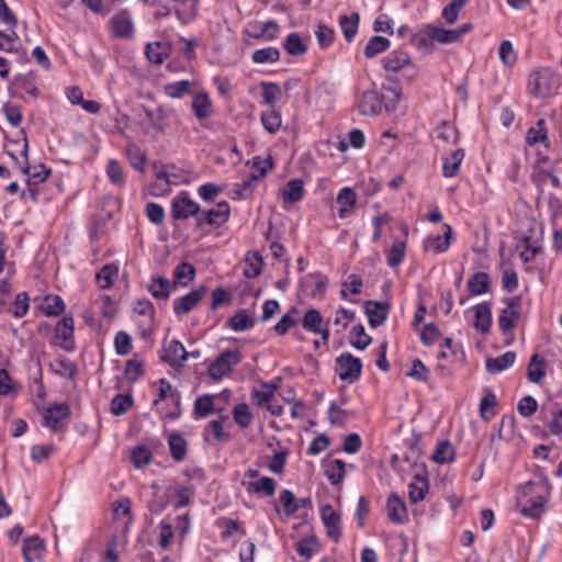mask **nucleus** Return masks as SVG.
Segmentation results:
<instances>
[{"mask_svg": "<svg viewBox=\"0 0 562 562\" xmlns=\"http://www.w3.org/2000/svg\"><path fill=\"white\" fill-rule=\"evenodd\" d=\"M241 361V353L238 349L224 350L207 368V373L214 381L226 376L234 367Z\"/></svg>", "mask_w": 562, "mask_h": 562, "instance_id": "nucleus-1", "label": "nucleus"}, {"mask_svg": "<svg viewBox=\"0 0 562 562\" xmlns=\"http://www.w3.org/2000/svg\"><path fill=\"white\" fill-rule=\"evenodd\" d=\"M384 70L391 72L404 71L408 79H413L417 75V69L413 64L409 55L404 50H393L382 58Z\"/></svg>", "mask_w": 562, "mask_h": 562, "instance_id": "nucleus-2", "label": "nucleus"}, {"mask_svg": "<svg viewBox=\"0 0 562 562\" xmlns=\"http://www.w3.org/2000/svg\"><path fill=\"white\" fill-rule=\"evenodd\" d=\"M69 416V406L66 403H56L44 409L42 425L52 431H60L67 427Z\"/></svg>", "mask_w": 562, "mask_h": 562, "instance_id": "nucleus-3", "label": "nucleus"}, {"mask_svg": "<svg viewBox=\"0 0 562 562\" xmlns=\"http://www.w3.org/2000/svg\"><path fill=\"white\" fill-rule=\"evenodd\" d=\"M229 214L231 207L226 201L218 202L215 206L207 210L200 207L196 227L201 228L205 225L221 227L228 221Z\"/></svg>", "mask_w": 562, "mask_h": 562, "instance_id": "nucleus-4", "label": "nucleus"}, {"mask_svg": "<svg viewBox=\"0 0 562 562\" xmlns=\"http://www.w3.org/2000/svg\"><path fill=\"white\" fill-rule=\"evenodd\" d=\"M530 92L537 98H547L554 94L559 86L558 78L549 70L533 74L529 80Z\"/></svg>", "mask_w": 562, "mask_h": 562, "instance_id": "nucleus-5", "label": "nucleus"}, {"mask_svg": "<svg viewBox=\"0 0 562 562\" xmlns=\"http://www.w3.org/2000/svg\"><path fill=\"white\" fill-rule=\"evenodd\" d=\"M362 362L349 352L341 353L336 359V372L341 381L353 383L361 375Z\"/></svg>", "mask_w": 562, "mask_h": 562, "instance_id": "nucleus-6", "label": "nucleus"}, {"mask_svg": "<svg viewBox=\"0 0 562 562\" xmlns=\"http://www.w3.org/2000/svg\"><path fill=\"white\" fill-rule=\"evenodd\" d=\"M505 302L506 307L501 311L497 319L498 327L503 333L512 331L517 326L520 318L521 297L513 296L506 299Z\"/></svg>", "mask_w": 562, "mask_h": 562, "instance_id": "nucleus-7", "label": "nucleus"}, {"mask_svg": "<svg viewBox=\"0 0 562 562\" xmlns=\"http://www.w3.org/2000/svg\"><path fill=\"white\" fill-rule=\"evenodd\" d=\"M383 108L390 110L389 104L384 102V95L376 89L364 90L358 101V110L362 115H378Z\"/></svg>", "mask_w": 562, "mask_h": 562, "instance_id": "nucleus-8", "label": "nucleus"}, {"mask_svg": "<svg viewBox=\"0 0 562 562\" xmlns=\"http://www.w3.org/2000/svg\"><path fill=\"white\" fill-rule=\"evenodd\" d=\"M158 398L154 401V404L156 406H159L160 403L165 402L167 398H172V405L175 406V409L171 412H167L166 415L171 418H178L181 414L180 405H181V395L180 392L172 387L170 382H168L166 379H160L158 382ZM158 409H162L161 407H158Z\"/></svg>", "mask_w": 562, "mask_h": 562, "instance_id": "nucleus-9", "label": "nucleus"}, {"mask_svg": "<svg viewBox=\"0 0 562 562\" xmlns=\"http://www.w3.org/2000/svg\"><path fill=\"white\" fill-rule=\"evenodd\" d=\"M111 32L114 36L130 38L134 34V23L128 10L117 11L109 21Z\"/></svg>", "mask_w": 562, "mask_h": 562, "instance_id": "nucleus-10", "label": "nucleus"}, {"mask_svg": "<svg viewBox=\"0 0 562 562\" xmlns=\"http://www.w3.org/2000/svg\"><path fill=\"white\" fill-rule=\"evenodd\" d=\"M200 206L187 194L175 198L171 205V214L175 220H187L190 216L199 217Z\"/></svg>", "mask_w": 562, "mask_h": 562, "instance_id": "nucleus-11", "label": "nucleus"}, {"mask_svg": "<svg viewBox=\"0 0 562 562\" xmlns=\"http://www.w3.org/2000/svg\"><path fill=\"white\" fill-rule=\"evenodd\" d=\"M189 358V352L179 340H171L164 349L161 360L167 362L173 369L183 367L184 361Z\"/></svg>", "mask_w": 562, "mask_h": 562, "instance_id": "nucleus-12", "label": "nucleus"}, {"mask_svg": "<svg viewBox=\"0 0 562 562\" xmlns=\"http://www.w3.org/2000/svg\"><path fill=\"white\" fill-rule=\"evenodd\" d=\"M321 517L326 528L327 536L334 541H338L341 536V520L339 514L330 505H325L321 509Z\"/></svg>", "mask_w": 562, "mask_h": 562, "instance_id": "nucleus-13", "label": "nucleus"}, {"mask_svg": "<svg viewBox=\"0 0 562 562\" xmlns=\"http://www.w3.org/2000/svg\"><path fill=\"white\" fill-rule=\"evenodd\" d=\"M206 288L201 285L198 289L189 292L188 294L173 300V312L176 315H182L191 312L195 305L201 301Z\"/></svg>", "mask_w": 562, "mask_h": 562, "instance_id": "nucleus-14", "label": "nucleus"}, {"mask_svg": "<svg viewBox=\"0 0 562 562\" xmlns=\"http://www.w3.org/2000/svg\"><path fill=\"white\" fill-rule=\"evenodd\" d=\"M390 304L387 302L368 301L366 302V313L369 325L373 328L381 326L387 318Z\"/></svg>", "mask_w": 562, "mask_h": 562, "instance_id": "nucleus-15", "label": "nucleus"}, {"mask_svg": "<svg viewBox=\"0 0 562 562\" xmlns=\"http://www.w3.org/2000/svg\"><path fill=\"white\" fill-rule=\"evenodd\" d=\"M387 517L395 524L402 525L407 520V508L402 498L392 493L386 501Z\"/></svg>", "mask_w": 562, "mask_h": 562, "instance_id": "nucleus-16", "label": "nucleus"}, {"mask_svg": "<svg viewBox=\"0 0 562 562\" xmlns=\"http://www.w3.org/2000/svg\"><path fill=\"white\" fill-rule=\"evenodd\" d=\"M191 108L199 121L206 120L213 114V102L205 91L198 92L193 97Z\"/></svg>", "mask_w": 562, "mask_h": 562, "instance_id": "nucleus-17", "label": "nucleus"}, {"mask_svg": "<svg viewBox=\"0 0 562 562\" xmlns=\"http://www.w3.org/2000/svg\"><path fill=\"white\" fill-rule=\"evenodd\" d=\"M356 201L357 194L351 188L345 187L339 190L336 202L340 205L338 210V215L340 218H346L351 214L352 209L356 205Z\"/></svg>", "mask_w": 562, "mask_h": 562, "instance_id": "nucleus-18", "label": "nucleus"}, {"mask_svg": "<svg viewBox=\"0 0 562 562\" xmlns=\"http://www.w3.org/2000/svg\"><path fill=\"white\" fill-rule=\"evenodd\" d=\"M474 317L473 327L481 333H487L492 324V311L490 303L483 302L475 305Z\"/></svg>", "mask_w": 562, "mask_h": 562, "instance_id": "nucleus-19", "label": "nucleus"}, {"mask_svg": "<svg viewBox=\"0 0 562 562\" xmlns=\"http://www.w3.org/2000/svg\"><path fill=\"white\" fill-rule=\"evenodd\" d=\"M515 360L516 353L514 351H506L499 357L487 358L485 361V367L488 373L498 374L510 368L515 363Z\"/></svg>", "mask_w": 562, "mask_h": 562, "instance_id": "nucleus-20", "label": "nucleus"}, {"mask_svg": "<svg viewBox=\"0 0 562 562\" xmlns=\"http://www.w3.org/2000/svg\"><path fill=\"white\" fill-rule=\"evenodd\" d=\"M445 232L443 236H429L425 239V248L432 249L434 251L440 254L448 250L450 247V240L452 236V228L449 224L443 225Z\"/></svg>", "mask_w": 562, "mask_h": 562, "instance_id": "nucleus-21", "label": "nucleus"}, {"mask_svg": "<svg viewBox=\"0 0 562 562\" xmlns=\"http://www.w3.org/2000/svg\"><path fill=\"white\" fill-rule=\"evenodd\" d=\"M464 158V150L459 148L443 157L442 175L446 178L454 177L459 172L460 165Z\"/></svg>", "mask_w": 562, "mask_h": 562, "instance_id": "nucleus-22", "label": "nucleus"}, {"mask_svg": "<svg viewBox=\"0 0 562 562\" xmlns=\"http://www.w3.org/2000/svg\"><path fill=\"white\" fill-rule=\"evenodd\" d=\"M546 376V360L533 353L527 367V378L531 383L539 384Z\"/></svg>", "mask_w": 562, "mask_h": 562, "instance_id": "nucleus-23", "label": "nucleus"}, {"mask_svg": "<svg viewBox=\"0 0 562 562\" xmlns=\"http://www.w3.org/2000/svg\"><path fill=\"white\" fill-rule=\"evenodd\" d=\"M491 279L486 272H475L468 280V289L472 295H482L490 291Z\"/></svg>", "mask_w": 562, "mask_h": 562, "instance_id": "nucleus-24", "label": "nucleus"}, {"mask_svg": "<svg viewBox=\"0 0 562 562\" xmlns=\"http://www.w3.org/2000/svg\"><path fill=\"white\" fill-rule=\"evenodd\" d=\"M44 551V541L37 537H30L24 540L22 553L27 562L38 559Z\"/></svg>", "mask_w": 562, "mask_h": 562, "instance_id": "nucleus-25", "label": "nucleus"}, {"mask_svg": "<svg viewBox=\"0 0 562 562\" xmlns=\"http://www.w3.org/2000/svg\"><path fill=\"white\" fill-rule=\"evenodd\" d=\"M327 322L328 321H325L321 312L316 308L307 310L301 319L303 328L313 334L318 333L321 327Z\"/></svg>", "mask_w": 562, "mask_h": 562, "instance_id": "nucleus-26", "label": "nucleus"}, {"mask_svg": "<svg viewBox=\"0 0 562 562\" xmlns=\"http://www.w3.org/2000/svg\"><path fill=\"white\" fill-rule=\"evenodd\" d=\"M304 183L300 179H293L286 183L282 190V198L284 202L295 203L303 199Z\"/></svg>", "mask_w": 562, "mask_h": 562, "instance_id": "nucleus-27", "label": "nucleus"}, {"mask_svg": "<svg viewBox=\"0 0 562 562\" xmlns=\"http://www.w3.org/2000/svg\"><path fill=\"white\" fill-rule=\"evenodd\" d=\"M359 19L360 18H359L358 13L339 16V25H340L341 32H342L346 41L349 43L355 38V36L358 32Z\"/></svg>", "mask_w": 562, "mask_h": 562, "instance_id": "nucleus-28", "label": "nucleus"}, {"mask_svg": "<svg viewBox=\"0 0 562 562\" xmlns=\"http://www.w3.org/2000/svg\"><path fill=\"white\" fill-rule=\"evenodd\" d=\"M266 167H261L259 173L250 172V175L245 180H243L240 183L236 186V193L243 198L248 196L252 192L254 188L257 186L259 180L266 176Z\"/></svg>", "mask_w": 562, "mask_h": 562, "instance_id": "nucleus-29", "label": "nucleus"}, {"mask_svg": "<svg viewBox=\"0 0 562 562\" xmlns=\"http://www.w3.org/2000/svg\"><path fill=\"white\" fill-rule=\"evenodd\" d=\"M171 283L168 279L162 277L153 278L148 285V291L156 299L167 300L171 292Z\"/></svg>", "mask_w": 562, "mask_h": 562, "instance_id": "nucleus-30", "label": "nucleus"}, {"mask_svg": "<svg viewBox=\"0 0 562 562\" xmlns=\"http://www.w3.org/2000/svg\"><path fill=\"white\" fill-rule=\"evenodd\" d=\"M277 483L272 477L262 476L248 484L247 490L262 496H272L276 493Z\"/></svg>", "mask_w": 562, "mask_h": 562, "instance_id": "nucleus-31", "label": "nucleus"}, {"mask_svg": "<svg viewBox=\"0 0 562 562\" xmlns=\"http://www.w3.org/2000/svg\"><path fill=\"white\" fill-rule=\"evenodd\" d=\"M40 308L47 316H58L64 312L65 303L58 295H46Z\"/></svg>", "mask_w": 562, "mask_h": 562, "instance_id": "nucleus-32", "label": "nucleus"}, {"mask_svg": "<svg viewBox=\"0 0 562 562\" xmlns=\"http://www.w3.org/2000/svg\"><path fill=\"white\" fill-rule=\"evenodd\" d=\"M390 47V41L380 35L372 36L364 47V56L367 58H373L376 55L387 50Z\"/></svg>", "mask_w": 562, "mask_h": 562, "instance_id": "nucleus-33", "label": "nucleus"}, {"mask_svg": "<svg viewBox=\"0 0 562 562\" xmlns=\"http://www.w3.org/2000/svg\"><path fill=\"white\" fill-rule=\"evenodd\" d=\"M427 492H428L427 479L416 475L414 477V480L408 485L409 499L413 503H418L422 499H424Z\"/></svg>", "mask_w": 562, "mask_h": 562, "instance_id": "nucleus-34", "label": "nucleus"}, {"mask_svg": "<svg viewBox=\"0 0 562 562\" xmlns=\"http://www.w3.org/2000/svg\"><path fill=\"white\" fill-rule=\"evenodd\" d=\"M170 454L173 460L182 461L187 454V441L179 434H171L168 438Z\"/></svg>", "mask_w": 562, "mask_h": 562, "instance_id": "nucleus-35", "label": "nucleus"}, {"mask_svg": "<svg viewBox=\"0 0 562 562\" xmlns=\"http://www.w3.org/2000/svg\"><path fill=\"white\" fill-rule=\"evenodd\" d=\"M263 103L276 108V103L282 98V89L276 82H261Z\"/></svg>", "mask_w": 562, "mask_h": 562, "instance_id": "nucleus-36", "label": "nucleus"}, {"mask_svg": "<svg viewBox=\"0 0 562 562\" xmlns=\"http://www.w3.org/2000/svg\"><path fill=\"white\" fill-rule=\"evenodd\" d=\"M72 105H80L86 112L97 114L101 104L94 100H86L82 91L78 87H72Z\"/></svg>", "mask_w": 562, "mask_h": 562, "instance_id": "nucleus-37", "label": "nucleus"}, {"mask_svg": "<svg viewBox=\"0 0 562 562\" xmlns=\"http://www.w3.org/2000/svg\"><path fill=\"white\" fill-rule=\"evenodd\" d=\"M281 122V114L276 108H271L261 113V123L265 130L270 134H274L279 131Z\"/></svg>", "mask_w": 562, "mask_h": 562, "instance_id": "nucleus-38", "label": "nucleus"}, {"mask_svg": "<svg viewBox=\"0 0 562 562\" xmlns=\"http://www.w3.org/2000/svg\"><path fill=\"white\" fill-rule=\"evenodd\" d=\"M70 318L64 317L55 327V340L57 345H60L65 348V350H69V339H70Z\"/></svg>", "mask_w": 562, "mask_h": 562, "instance_id": "nucleus-39", "label": "nucleus"}, {"mask_svg": "<svg viewBox=\"0 0 562 562\" xmlns=\"http://www.w3.org/2000/svg\"><path fill=\"white\" fill-rule=\"evenodd\" d=\"M283 47L292 56H301L307 50V46L297 33H290L283 43Z\"/></svg>", "mask_w": 562, "mask_h": 562, "instance_id": "nucleus-40", "label": "nucleus"}, {"mask_svg": "<svg viewBox=\"0 0 562 562\" xmlns=\"http://www.w3.org/2000/svg\"><path fill=\"white\" fill-rule=\"evenodd\" d=\"M214 395L204 394L194 402V415L196 418L207 417L214 412Z\"/></svg>", "mask_w": 562, "mask_h": 562, "instance_id": "nucleus-41", "label": "nucleus"}, {"mask_svg": "<svg viewBox=\"0 0 562 562\" xmlns=\"http://www.w3.org/2000/svg\"><path fill=\"white\" fill-rule=\"evenodd\" d=\"M106 175L110 182L116 187H123L125 184V175L121 164L115 159H110L106 165Z\"/></svg>", "mask_w": 562, "mask_h": 562, "instance_id": "nucleus-42", "label": "nucleus"}, {"mask_svg": "<svg viewBox=\"0 0 562 562\" xmlns=\"http://www.w3.org/2000/svg\"><path fill=\"white\" fill-rule=\"evenodd\" d=\"M231 328L235 331H244L254 327L255 322L246 311H240L228 319Z\"/></svg>", "mask_w": 562, "mask_h": 562, "instance_id": "nucleus-43", "label": "nucleus"}, {"mask_svg": "<svg viewBox=\"0 0 562 562\" xmlns=\"http://www.w3.org/2000/svg\"><path fill=\"white\" fill-rule=\"evenodd\" d=\"M305 288H312L310 294L312 296L322 295L326 289L327 279L322 274H308L304 278Z\"/></svg>", "mask_w": 562, "mask_h": 562, "instance_id": "nucleus-44", "label": "nucleus"}, {"mask_svg": "<svg viewBox=\"0 0 562 562\" xmlns=\"http://www.w3.org/2000/svg\"><path fill=\"white\" fill-rule=\"evenodd\" d=\"M300 323L299 312L292 308L289 313L284 314L281 319L274 325V330L279 335H284L288 330Z\"/></svg>", "mask_w": 562, "mask_h": 562, "instance_id": "nucleus-45", "label": "nucleus"}, {"mask_svg": "<svg viewBox=\"0 0 562 562\" xmlns=\"http://www.w3.org/2000/svg\"><path fill=\"white\" fill-rule=\"evenodd\" d=\"M194 276L195 269L188 262L180 263L173 271L175 282L181 285H187L190 281L193 280Z\"/></svg>", "mask_w": 562, "mask_h": 562, "instance_id": "nucleus-46", "label": "nucleus"}, {"mask_svg": "<svg viewBox=\"0 0 562 562\" xmlns=\"http://www.w3.org/2000/svg\"><path fill=\"white\" fill-rule=\"evenodd\" d=\"M280 58V50L277 47H266L252 53L251 59L255 64L276 63Z\"/></svg>", "mask_w": 562, "mask_h": 562, "instance_id": "nucleus-47", "label": "nucleus"}, {"mask_svg": "<svg viewBox=\"0 0 562 562\" xmlns=\"http://www.w3.org/2000/svg\"><path fill=\"white\" fill-rule=\"evenodd\" d=\"M547 502L548 497L539 495L535 499L530 501L529 505H526L521 508V514L524 516L537 518L544 512V505Z\"/></svg>", "mask_w": 562, "mask_h": 562, "instance_id": "nucleus-48", "label": "nucleus"}, {"mask_svg": "<svg viewBox=\"0 0 562 562\" xmlns=\"http://www.w3.org/2000/svg\"><path fill=\"white\" fill-rule=\"evenodd\" d=\"M351 335L350 344L359 350L366 349L371 344V337L366 333L362 325L353 326Z\"/></svg>", "mask_w": 562, "mask_h": 562, "instance_id": "nucleus-49", "label": "nucleus"}, {"mask_svg": "<svg viewBox=\"0 0 562 562\" xmlns=\"http://www.w3.org/2000/svg\"><path fill=\"white\" fill-rule=\"evenodd\" d=\"M453 458H454V449L449 441L440 442L432 456V460L436 463H440V464L448 463V462L452 461Z\"/></svg>", "mask_w": 562, "mask_h": 562, "instance_id": "nucleus-50", "label": "nucleus"}, {"mask_svg": "<svg viewBox=\"0 0 562 562\" xmlns=\"http://www.w3.org/2000/svg\"><path fill=\"white\" fill-rule=\"evenodd\" d=\"M547 140V127L543 119L539 120L527 133V142L530 145Z\"/></svg>", "mask_w": 562, "mask_h": 562, "instance_id": "nucleus-51", "label": "nucleus"}, {"mask_svg": "<svg viewBox=\"0 0 562 562\" xmlns=\"http://www.w3.org/2000/svg\"><path fill=\"white\" fill-rule=\"evenodd\" d=\"M279 501L288 516L294 515L300 508L299 499L289 490H284L280 493Z\"/></svg>", "mask_w": 562, "mask_h": 562, "instance_id": "nucleus-52", "label": "nucleus"}, {"mask_svg": "<svg viewBox=\"0 0 562 562\" xmlns=\"http://www.w3.org/2000/svg\"><path fill=\"white\" fill-rule=\"evenodd\" d=\"M145 55L149 61L156 65H161L167 57V54L159 42L148 43L145 47Z\"/></svg>", "mask_w": 562, "mask_h": 562, "instance_id": "nucleus-53", "label": "nucleus"}, {"mask_svg": "<svg viewBox=\"0 0 562 562\" xmlns=\"http://www.w3.org/2000/svg\"><path fill=\"white\" fill-rule=\"evenodd\" d=\"M405 248L406 245L403 241H397L392 245L386 255V262L390 267L395 268L402 263L405 258Z\"/></svg>", "mask_w": 562, "mask_h": 562, "instance_id": "nucleus-54", "label": "nucleus"}, {"mask_svg": "<svg viewBox=\"0 0 562 562\" xmlns=\"http://www.w3.org/2000/svg\"><path fill=\"white\" fill-rule=\"evenodd\" d=\"M430 32L431 34L429 36H432L435 42L440 44H451L458 42V32H454V30H446L430 25Z\"/></svg>", "mask_w": 562, "mask_h": 562, "instance_id": "nucleus-55", "label": "nucleus"}, {"mask_svg": "<svg viewBox=\"0 0 562 562\" xmlns=\"http://www.w3.org/2000/svg\"><path fill=\"white\" fill-rule=\"evenodd\" d=\"M117 268L113 265H105L97 273L95 278L101 289H109L113 284Z\"/></svg>", "mask_w": 562, "mask_h": 562, "instance_id": "nucleus-56", "label": "nucleus"}, {"mask_svg": "<svg viewBox=\"0 0 562 562\" xmlns=\"http://www.w3.org/2000/svg\"><path fill=\"white\" fill-rule=\"evenodd\" d=\"M191 83L188 80H180L165 86V93L170 98H183L190 92Z\"/></svg>", "mask_w": 562, "mask_h": 562, "instance_id": "nucleus-57", "label": "nucleus"}, {"mask_svg": "<svg viewBox=\"0 0 562 562\" xmlns=\"http://www.w3.org/2000/svg\"><path fill=\"white\" fill-rule=\"evenodd\" d=\"M234 420L241 428H247L252 420V414L249 411V407L245 403L237 404L233 409Z\"/></svg>", "mask_w": 562, "mask_h": 562, "instance_id": "nucleus-58", "label": "nucleus"}, {"mask_svg": "<svg viewBox=\"0 0 562 562\" xmlns=\"http://www.w3.org/2000/svg\"><path fill=\"white\" fill-rule=\"evenodd\" d=\"M355 311L345 307L338 308L334 318V325L337 327V333L345 330L349 323L355 319Z\"/></svg>", "mask_w": 562, "mask_h": 562, "instance_id": "nucleus-59", "label": "nucleus"}, {"mask_svg": "<svg viewBox=\"0 0 562 562\" xmlns=\"http://www.w3.org/2000/svg\"><path fill=\"white\" fill-rule=\"evenodd\" d=\"M434 136L445 143H456L458 133L453 126L447 122H443L434 130Z\"/></svg>", "mask_w": 562, "mask_h": 562, "instance_id": "nucleus-60", "label": "nucleus"}, {"mask_svg": "<svg viewBox=\"0 0 562 562\" xmlns=\"http://www.w3.org/2000/svg\"><path fill=\"white\" fill-rule=\"evenodd\" d=\"M126 153L131 166L138 171H144L146 155L135 145H130Z\"/></svg>", "mask_w": 562, "mask_h": 562, "instance_id": "nucleus-61", "label": "nucleus"}, {"mask_svg": "<svg viewBox=\"0 0 562 562\" xmlns=\"http://www.w3.org/2000/svg\"><path fill=\"white\" fill-rule=\"evenodd\" d=\"M132 404L133 400L130 395L117 394L113 397L111 402V412L115 416L123 415L128 411Z\"/></svg>", "mask_w": 562, "mask_h": 562, "instance_id": "nucleus-62", "label": "nucleus"}, {"mask_svg": "<svg viewBox=\"0 0 562 562\" xmlns=\"http://www.w3.org/2000/svg\"><path fill=\"white\" fill-rule=\"evenodd\" d=\"M172 183L170 182L169 178L167 177V173L165 170L159 171L155 176V180L151 184L153 193L155 195L166 194L170 191V187Z\"/></svg>", "mask_w": 562, "mask_h": 562, "instance_id": "nucleus-63", "label": "nucleus"}, {"mask_svg": "<svg viewBox=\"0 0 562 562\" xmlns=\"http://www.w3.org/2000/svg\"><path fill=\"white\" fill-rule=\"evenodd\" d=\"M165 171L172 186H178L190 181V172L180 169L175 165L167 166Z\"/></svg>", "mask_w": 562, "mask_h": 562, "instance_id": "nucleus-64", "label": "nucleus"}]
</instances>
